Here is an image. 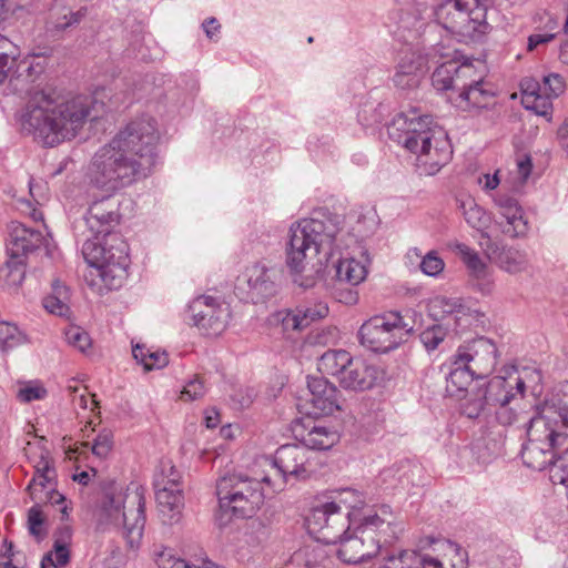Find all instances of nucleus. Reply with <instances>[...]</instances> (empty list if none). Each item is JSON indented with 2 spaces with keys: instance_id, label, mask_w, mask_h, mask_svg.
Masks as SVG:
<instances>
[{
  "instance_id": "22",
  "label": "nucleus",
  "mask_w": 568,
  "mask_h": 568,
  "mask_svg": "<svg viewBox=\"0 0 568 568\" xmlns=\"http://www.w3.org/2000/svg\"><path fill=\"white\" fill-rule=\"evenodd\" d=\"M452 247L466 265L477 290L484 295L491 294L495 288V278L487 263L474 248L464 243L456 242Z\"/></svg>"
},
{
  "instance_id": "51",
  "label": "nucleus",
  "mask_w": 568,
  "mask_h": 568,
  "mask_svg": "<svg viewBox=\"0 0 568 568\" xmlns=\"http://www.w3.org/2000/svg\"><path fill=\"white\" fill-rule=\"evenodd\" d=\"M549 479L555 485H562L568 494V447L552 459L549 467Z\"/></svg>"
},
{
  "instance_id": "8",
  "label": "nucleus",
  "mask_w": 568,
  "mask_h": 568,
  "mask_svg": "<svg viewBox=\"0 0 568 568\" xmlns=\"http://www.w3.org/2000/svg\"><path fill=\"white\" fill-rule=\"evenodd\" d=\"M414 331L410 312H388L376 315L362 324L358 331L361 344L372 352L387 353L399 346Z\"/></svg>"
},
{
  "instance_id": "15",
  "label": "nucleus",
  "mask_w": 568,
  "mask_h": 568,
  "mask_svg": "<svg viewBox=\"0 0 568 568\" xmlns=\"http://www.w3.org/2000/svg\"><path fill=\"white\" fill-rule=\"evenodd\" d=\"M539 383L540 373L535 369L524 368L520 373L511 366L504 371V375L493 377L486 389L485 398L495 404L514 402L517 395H523L526 383Z\"/></svg>"
},
{
  "instance_id": "42",
  "label": "nucleus",
  "mask_w": 568,
  "mask_h": 568,
  "mask_svg": "<svg viewBox=\"0 0 568 568\" xmlns=\"http://www.w3.org/2000/svg\"><path fill=\"white\" fill-rule=\"evenodd\" d=\"M475 378L476 375L470 372L467 365H460L459 358L455 356L453 368L447 376L446 389L452 395H455L459 392L466 390Z\"/></svg>"
},
{
  "instance_id": "4",
  "label": "nucleus",
  "mask_w": 568,
  "mask_h": 568,
  "mask_svg": "<svg viewBox=\"0 0 568 568\" xmlns=\"http://www.w3.org/2000/svg\"><path fill=\"white\" fill-rule=\"evenodd\" d=\"M341 217L322 214V217L302 219L288 230L285 246L286 264L301 273L317 255L331 256L349 246L344 243L345 232L339 227Z\"/></svg>"
},
{
  "instance_id": "38",
  "label": "nucleus",
  "mask_w": 568,
  "mask_h": 568,
  "mask_svg": "<svg viewBox=\"0 0 568 568\" xmlns=\"http://www.w3.org/2000/svg\"><path fill=\"white\" fill-rule=\"evenodd\" d=\"M487 69L483 61H465L457 63L455 78L456 92H460L471 85L483 82L486 79Z\"/></svg>"
},
{
  "instance_id": "34",
  "label": "nucleus",
  "mask_w": 568,
  "mask_h": 568,
  "mask_svg": "<svg viewBox=\"0 0 568 568\" xmlns=\"http://www.w3.org/2000/svg\"><path fill=\"white\" fill-rule=\"evenodd\" d=\"M300 436L301 445L311 452L329 449L339 440V434L333 427L322 424H314L305 428Z\"/></svg>"
},
{
  "instance_id": "45",
  "label": "nucleus",
  "mask_w": 568,
  "mask_h": 568,
  "mask_svg": "<svg viewBox=\"0 0 568 568\" xmlns=\"http://www.w3.org/2000/svg\"><path fill=\"white\" fill-rule=\"evenodd\" d=\"M68 291L59 281L52 283V294L43 298V307L51 314L65 316L69 313L67 304Z\"/></svg>"
},
{
  "instance_id": "59",
  "label": "nucleus",
  "mask_w": 568,
  "mask_h": 568,
  "mask_svg": "<svg viewBox=\"0 0 568 568\" xmlns=\"http://www.w3.org/2000/svg\"><path fill=\"white\" fill-rule=\"evenodd\" d=\"M41 504H36L33 507L29 509L28 513V525L29 531L37 539H41L44 536L43 521L44 517L40 509Z\"/></svg>"
},
{
  "instance_id": "30",
  "label": "nucleus",
  "mask_w": 568,
  "mask_h": 568,
  "mask_svg": "<svg viewBox=\"0 0 568 568\" xmlns=\"http://www.w3.org/2000/svg\"><path fill=\"white\" fill-rule=\"evenodd\" d=\"M371 264L367 252L359 251V257L344 256L336 263V277L339 282L357 286L363 283L368 274Z\"/></svg>"
},
{
  "instance_id": "50",
  "label": "nucleus",
  "mask_w": 568,
  "mask_h": 568,
  "mask_svg": "<svg viewBox=\"0 0 568 568\" xmlns=\"http://www.w3.org/2000/svg\"><path fill=\"white\" fill-rule=\"evenodd\" d=\"M303 328L313 322L324 318L328 314V306L323 302L305 303L296 306Z\"/></svg>"
},
{
  "instance_id": "10",
  "label": "nucleus",
  "mask_w": 568,
  "mask_h": 568,
  "mask_svg": "<svg viewBox=\"0 0 568 568\" xmlns=\"http://www.w3.org/2000/svg\"><path fill=\"white\" fill-rule=\"evenodd\" d=\"M24 454L34 468L27 490L36 504L60 506L62 519L68 517L65 497L55 489V469L50 460L49 450L40 442L28 443Z\"/></svg>"
},
{
  "instance_id": "19",
  "label": "nucleus",
  "mask_w": 568,
  "mask_h": 568,
  "mask_svg": "<svg viewBox=\"0 0 568 568\" xmlns=\"http://www.w3.org/2000/svg\"><path fill=\"white\" fill-rule=\"evenodd\" d=\"M337 544H339L338 548L324 546L328 550V555L334 559V566L336 565L334 555L343 562L358 564L378 554L376 541L359 537L355 529H351Z\"/></svg>"
},
{
  "instance_id": "58",
  "label": "nucleus",
  "mask_w": 568,
  "mask_h": 568,
  "mask_svg": "<svg viewBox=\"0 0 568 568\" xmlns=\"http://www.w3.org/2000/svg\"><path fill=\"white\" fill-rule=\"evenodd\" d=\"M155 561L159 568H192L184 559L176 558L169 548L156 551Z\"/></svg>"
},
{
  "instance_id": "24",
  "label": "nucleus",
  "mask_w": 568,
  "mask_h": 568,
  "mask_svg": "<svg viewBox=\"0 0 568 568\" xmlns=\"http://www.w3.org/2000/svg\"><path fill=\"white\" fill-rule=\"evenodd\" d=\"M435 550L443 551V557L432 554H422L412 550H405L397 558H390V565L386 568H445V557L448 552H457V545L442 540L437 542Z\"/></svg>"
},
{
  "instance_id": "1",
  "label": "nucleus",
  "mask_w": 568,
  "mask_h": 568,
  "mask_svg": "<svg viewBox=\"0 0 568 568\" xmlns=\"http://www.w3.org/2000/svg\"><path fill=\"white\" fill-rule=\"evenodd\" d=\"M159 140L156 121L141 116L94 153L89 166L90 182L109 194L94 200L83 217L92 235H108L119 224L120 204L113 194L151 174Z\"/></svg>"
},
{
  "instance_id": "48",
  "label": "nucleus",
  "mask_w": 568,
  "mask_h": 568,
  "mask_svg": "<svg viewBox=\"0 0 568 568\" xmlns=\"http://www.w3.org/2000/svg\"><path fill=\"white\" fill-rule=\"evenodd\" d=\"M26 342V335L14 324L8 322L0 323V348L3 352L13 349Z\"/></svg>"
},
{
  "instance_id": "31",
  "label": "nucleus",
  "mask_w": 568,
  "mask_h": 568,
  "mask_svg": "<svg viewBox=\"0 0 568 568\" xmlns=\"http://www.w3.org/2000/svg\"><path fill=\"white\" fill-rule=\"evenodd\" d=\"M495 91L493 85L484 80L460 92L456 98V105L464 111L480 110L494 104Z\"/></svg>"
},
{
  "instance_id": "26",
  "label": "nucleus",
  "mask_w": 568,
  "mask_h": 568,
  "mask_svg": "<svg viewBox=\"0 0 568 568\" xmlns=\"http://www.w3.org/2000/svg\"><path fill=\"white\" fill-rule=\"evenodd\" d=\"M307 387L311 394L308 399L316 415H332L341 409L339 392L336 386L325 377H310Z\"/></svg>"
},
{
  "instance_id": "47",
  "label": "nucleus",
  "mask_w": 568,
  "mask_h": 568,
  "mask_svg": "<svg viewBox=\"0 0 568 568\" xmlns=\"http://www.w3.org/2000/svg\"><path fill=\"white\" fill-rule=\"evenodd\" d=\"M18 48L7 37L0 34V83L7 78L14 65Z\"/></svg>"
},
{
  "instance_id": "43",
  "label": "nucleus",
  "mask_w": 568,
  "mask_h": 568,
  "mask_svg": "<svg viewBox=\"0 0 568 568\" xmlns=\"http://www.w3.org/2000/svg\"><path fill=\"white\" fill-rule=\"evenodd\" d=\"M133 357L145 371L160 369L168 365L169 358L165 352L151 351L145 345L135 344L132 347Z\"/></svg>"
},
{
  "instance_id": "21",
  "label": "nucleus",
  "mask_w": 568,
  "mask_h": 568,
  "mask_svg": "<svg viewBox=\"0 0 568 568\" xmlns=\"http://www.w3.org/2000/svg\"><path fill=\"white\" fill-rule=\"evenodd\" d=\"M383 378V372L374 364L361 358H353L338 384L344 389L364 392L372 389Z\"/></svg>"
},
{
  "instance_id": "5",
  "label": "nucleus",
  "mask_w": 568,
  "mask_h": 568,
  "mask_svg": "<svg viewBox=\"0 0 568 568\" xmlns=\"http://www.w3.org/2000/svg\"><path fill=\"white\" fill-rule=\"evenodd\" d=\"M493 0H445L434 8V18L459 41H477L487 33V9Z\"/></svg>"
},
{
  "instance_id": "35",
  "label": "nucleus",
  "mask_w": 568,
  "mask_h": 568,
  "mask_svg": "<svg viewBox=\"0 0 568 568\" xmlns=\"http://www.w3.org/2000/svg\"><path fill=\"white\" fill-rule=\"evenodd\" d=\"M100 236L101 235H92V237H87L82 245L83 257L92 267V271L115 258L119 250H124V247H105Z\"/></svg>"
},
{
  "instance_id": "57",
  "label": "nucleus",
  "mask_w": 568,
  "mask_h": 568,
  "mask_svg": "<svg viewBox=\"0 0 568 568\" xmlns=\"http://www.w3.org/2000/svg\"><path fill=\"white\" fill-rule=\"evenodd\" d=\"M419 267L424 274L437 276L444 271L445 263L437 252L430 251L423 257Z\"/></svg>"
},
{
  "instance_id": "25",
  "label": "nucleus",
  "mask_w": 568,
  "mask_h": 568,
  "mask_svg": "<svg viewBox=\"0 0 568 568\" xmlns=\"http://www.w3.org/2000/svg\"><path fill=\"white\" fill-rule=\"evenodd\" d=\"M83 0H54L50 9L48 32H60L79 24L87 16Z\"/></svg>"
},
{
  "instance_id": "16",
  "label": "nucleus",
  "mask_w": 568,
  "mask_h": 568,
  "mask_svg": "<svg viewBox=\"0 0 568 568\" xmlns=\"http://www.w3.org/2000/svg\"><path fill=\"white\" fill-rule=\"evenodd\" d=\"M460 365H467L476 378L487 377L497 363V347L486 337L471 342L466 347H460L456 354Z\"/></svg>"
},
{
  "instance_id": "61",
  "label": "nucleus",
  "mask_w": 568,
  "mask_h": 568,
  "mask_svg": "<svg viewBox=\"0 0 568 568\" xmlns=\"http://www.w3.org/2000/svg\"><path fill=\"white\" fill-rule=\"evenodd\" d=\"M445 331L439 325H434L420 334V342L428 349L433 351L444 341Z\"/></svg>"
},
{
  "instance_id": "11",
  "label": "nucleus",
  "mask_w": 568,
  "mask_h": 568,
  "mask_svg": "<svg viewBox=\"0 0 568 568\" xmlns=\"http://www.w3.org/2000/svg\"><path fill=\"white\" fill-rule=\"evenodd\" d=\"M353 518L339 511L334 503L326 497L320 498L306 518L307 530L322 544L316 546H335L338 540L351 531Z\"/></svg>"
},
{
  "instance_id": "60",
  "label": "nucleus",
  "mask_w": 568,
  "mask_h": 568,
  "mask_svg": "<svg viewBox=\"0 0 568 568\" xmlns=\"http://www.w3.org/2000/svg\"><path fill=\"white\" fill-rule=\"evenodd\" d=\"M113 435L110 430L101 432L94 439L91 450L99 458H105L112 449Z\"/></svg>"
},
{
  "instance_id": "14",
  "label": "nucleus",
  "mask_w": 568,
  "mask_h": 568,
  "mask_svg": "<svg viewBox=\"0 0 568 568\" xmlns=\"http://www.w3.org/2000/svg\"><path fill=\"white\" fill-rule=\"evenodd\" d=\"M191 321L206 336H220L227 327L230 306L212 296L202 295L192 301L189 306Z\"/></svg>"
},
{
  "instance_id": "49",
  "label": "nucleus",
  "mask_w": 568,
  "mask_h": 568,
  "mask_svg": "<svg viewBox=\"0 0 568 568\" xmlns=\"http://www.w3.org/2000/svg\"><path fill=\"white\" fill-rule=\"evenodd\" d=\"M271 322L280 325L284 333L301 332L303 325L301 323L298 313L295 308H284L272 314Z\"/></svg>"
},
{
  "instance_id": "3",
  "label": "nucleus",
  "mask_w": 568,
  "mask_h": 568,
  "mask_svg": "<svg viewBox=\"0 0 568 568\" xmlns=\"http://www.w3.org/2000/svg\"><path fill=\"white\" fill-rule=\"evenodd\" d=\"M387 132L390 140L416 155L422 174H436L452 159L446 132L428 115H418L416 111L399 113L388 124Z\"/></svg>"
},
{
  "instance_id": "13",
  "label": "nucleus",
  "mask_w": 568,
  "mask_h": 568,
  "mask_svg": "<svg viewBox=\"0 0 568 568\" xmlns=\"http://www.w3.org/2000/svg\"><path fill=\"white\" fill-rule=\"evenodd\" d=\"M364 539H374L377 552L383 546L393 544L404 530L389 507L383 506L378 511L368 510L361 517L353 518L352 528Z\"/></svg>"
},
{
  "instance_id": "56",
  "label": "nucleus",
  "mask_w": 568,
  "mask_h": 568,
  "mask_svg": "<svg viewBox=\"0 0 568 568\" xmlns=\"http://www.w3.org/2000/svg\"><path fill=\"white\" fill-rule=\"evenodd\" d=\"M383 105L375 103H365L358 111V121L364 126H373L383 120Z\"/></svg>"
},
{
  "instance_id": "27",
  "label": "nucleus",
  "mask_w": 568,
  "mask_h": 568,
  "mask_svg": "<svg viewBox=\"0 0 568 568\" xmlns=\"http://www.w3.org/2000/svg\"><path fill=\"white\" fill-rule=\"evenodd\" d=\"M503 272L517 275L527 273L531 268V262L526 250L517 246H497L493 243L489 251H485Z\"/></svg>"
},
{
  "instance_id": "2",
  "label": "nucleus",
  "mask_w": 568,
  "mask_h": 568,
  "mask_svg": "<svg viewBox=\"0 0 568 568\" xmlns=\"http://www.w3.org/2000/svg\"><path fill=\"white\" fill-rule=\"evenodd\" d=\"M105 112V104L95 95L61 99L44 91L36 92L21 119L22 129L45 146H55L74 139L89 121Z\"/></svg>"
},
{
  "instance_id": "36",
  "label": "nucleus",
  "mask_w": 568,
  "mask_h": 568,
  "mask_svg": "<svg viewBox=\"0 0 568 568\" xmlns=\"http://www.w3.org/2000/svg\"><path fill=\"white\" fill-rule=\"evenodd\" d=\"M159 510L165 524H175L180 520L184 507L182 489L165 490L155 493Z\"/></svg>"
},
{
  "instance_id": "52",
  "label": "nucleus",
  "mask_w": 568,
  "mask_h": 568,
  "mask_svg": "<svg viewBox=\"0 0 568 568\" xmlns=\"http://www.w3.org/2000/svg\"><path fill=\"white\" fill-rule=\"evenodd\" d=\"M462 307L459 300L445 296H437L429 302V313L436 318H444L448 314L458 312Z\"/></svg>"
},
{
  "instance_id": "55",
  "label": "nucleus",
  "mask_w": 568,
  "mask_h": 568,
  "mask_svg": "<svg viewBox=\"0 0 568 568\" xmlns=\"http://www.w3.org/2000/svg\"><path fill=\"white\" fill-rule=\"evenodd\" d=\"M45 396L47 389L39 382L22 383L17 392V398L21 403L43 399Z\"/></svg>"
},
{
  "instance_id": "39",
  "label": "nucleus",
  "mask_w": 568,
  "mask_h": 568,
  "mask_svg": "<svg viewBox=\"0 0 568 568\" xmlns=\"http://www.w3.org/2000/svg\"><path fill=\"white\" fill-rule=\"evenodd\" d=\"M352 359L353 357L347 351L329 349L318 358L317 369L322 374L335 376L338 382Z\"/></svg>"
},
{
  "instance_id": "33",
  "label": "nucleus",
  "mask_w": 568,
  "mask_h": 568,
  "mask_svg": "<svg viewBox=\"0 0 568 568\" xmlns=\"http://www.w3.org/2000/svg\"><path fill=\"white\" fill-rule=\"evenodd\" d=\"M433 17L434 8L430 9L424 1H415L402 9L398 24L400 29L418 36Z\"/></svg>"
},
{
  "instance_id": "44",
  "label": "nucleus",
  "mask_w": 568,
  "mask_h": 568,
  "mask_svg": "<svg viewBox=\"0 0 568 568\" xmlns=\"http://www.w3.org/2000/svg\"><path fill=\"white\" fill-rule=\"evenodd\" d=\"M457 71V62L448 60L442 63L432 74V84L437 91H456L455 78Z\"/></svg>"
},
{
  "instance_id": "12",
  "label": "nucleus",
  "mask_w": 568,
  "mask_h": 568,
  "mask_svg": "<svg viewBox=\"0 0 568 568\" xmlns=\"http://www.w3.org/2000/svg\"><path fill=\"white\" fill-rule=\"evenodd\" d=\"M452 52V48L442 42L433 45L426 54L413 48L402 50L392 78L394 87L403 91L417 89L427 72L428 59L449 58Z\"/></svg>"
},
{
  "instance_id": "64",
  "label": "nucleus",
  "mask_w": 568,
  "mask_h": 568,
  "mask_svg": "<svg viewBox=\"0 0 568 568\" xmlns=\"http://www.w3.org/2000/svg\"><path fill=\"white\" fill-rule=\"evenodd\" d=\"M206 393V388L204 386V383L200 378H194L190 381L182 389L181 392V399L182 400H195L204 396Z\"/></svg>"
},
{
  "instance_id": "32",
  "label": "nucleus",
  "mask_w": 568,
  "mask_h": 568,
  "mask_svg": "<svg viewBox=\"0 0 568 568\" xmlns=\"http://www.w3.org/2000/svg\"><path fill=\"white\" fill-rule=\"evenodd\" d=\"M129 256L125 250H119L115 258L108 264L91 271L92 275L100 277L105 287L113 290L122 285L128 275Z\"/></svg>"
},
{
  "instance_id": "53",
  "label": "nucleus",
  "mask_w": 568,
  "mask_h": 568,
  "mask_svg": "<svg viewBox=\"0 0 568 568\" xmlns=\"http://www.w3.org/2000/svg\"><path fill=\"white\" fill-rule=\"evenodd\" d=\"M544 404L555 410L558 416L568 413V381L558 385Z\"/></svg>"
},
{
  "instance_id": "6",
  "label": "nucleus",
  "mask_w": 568,
  "mask_h": 568,
  "mask_svg": "<svg viewBox=\"0 0 568 568\" xmlns=\"http://www.w3.org/2000/svg\"><path fill=\"white\" fill-rule=\"evenodd\" d=\"M102 509L111 524L122 528L129 547L136 548L145 526V489L131 484L125 490L108 495Z\"/></svg>"
},
{
  "instance_id": "63",
  "label": "nucleus",
  "mask_w": 568,
  "mask_h": 568,
  "mask_svg": "<svg viewBox=\"0 0 568 568\" xmlns=\"http://www.w3.org/2000/svg\"><path fill=\"white\" fill-rule=\"evenodd\" d=\"M511 402L499 403L496 410V418L501 425H513L521 419L523 412H517L515 407L510 406Z\"/></svg>"
},
{
  "instance_id": "9",
  "label": "nucleus",
  "mask_w": 568,
  "mask_h": 568,
  "mask_svg": "<svg viewBox=\"0 0 568 568\" xmlns=\"http://www.w3.org/2000/svg\"><path fill=\"white\" fill-rule=\"evenodd\" d=\"M260 478L242 475L222 477L216 484V496L221 509L237 517H252L263 505L265 491Z\"/></svg>"
},
{
  "instance_id": "20",
  "label": "nucleus",
  "mask_w": 568,
  "mask_h": 568,
  "mask_svg": "<svg viewBox=\"0 0 568 568\" xmlns=\"http://www.w3.org/2000/svg\"><path fill=\"white\" fill-rule=\"evenodd\" d=\"M274 270L264 263H254L247 266L237 277V286H247V296L255 303L275 294Z\"/></svg>"
},
{
  "instance_id": "40",
  "label": "nucleus",
  "mask_w": 568,
  "mask_h": 568,
  "mask_svg": "<svg viewBox=\"0 0 568 568\" xmlns=\"http://www.w3.org/2000/svg\"><path fill=\"white\" fill-rule=\"evenodd\" d=\"M325 497L331 503H334L339 511L347 513L348 518H358L355 511L361 509L365 504L363 494L352 488L334 490Z\"/></svg>"
},
{
  "instance_id": "37",
  "label": "nucleus",
  "mask_w": 568,
  "mask_h": 568,
  "mask_svg": "<svg viewBox=\"0 0 568 568\" xmlns=\"http://www.w3.org/2000/svg\"><path fill=\"white\" fill-rule=\"evenodd\" d=\"M556 446L550 444H540L527 440L521 449V458L524 464L535 470H544L549 467L555 458Z\"/></svg>"
},
{
  "instance_id": "7",
  "label": "nucleus",
  "mask_w": 568,
  "mask_h": 568,
  "mask_svg": "<svg viewBox=\"0 0 568 568\" xmlns=\"http://www.w3.org/2000/svg\"><path fill=\"white\" fill-rule=\"evenodd\" d=\"M261 465L268 467L275 475H262V481L273 493L283 489L290 478L305 480L317 471L316 454L301 444L281 446L274 459L263 457Z\"/></svg>"
},
{
  "instance_id": "28",
  "label": "nucleus",
  "mask_w": 568,
  "mask_h": 568,
  "mask_svg": "<svg viewBox=\"0 0 568 568\" xmlns=\"http://www.w3.org/2000/svg\"><path fill=\"white\" fill-rule=\"evenodd\" d=\"M42 234L26 227L19 222H12L9 226L7 250L12 257L22 258L24 255L40 247Z\"/></svg>"
},
{
  "instance_id": "18",
  "label": "nucleus",
  "mask_w": 568,
  "mask_h": 568,
  "mask_svg": "<svg viewBox=\"0 0 568 568\" xmlns=\"http://www.w3.org/2000/svg\"><path fill=\"white\" fill-rule=\"evenodd\" d=\"M494 203L498 210L496 225L499 231L510 239L525 237L529 232V223L519 202L508 195H498Z\"/></svg>"
},
{
  "instance_id": "46",
  "label": "nucleus",
  "mask_w": 568,
  "mask_h": 568,
  "mask_svg": "<svg viewBox=\"0 0 568 568\" xmlns=\"http://www.w3.org/2000/svg\"><path fill=\"white\" fill-rule=\"evenodd\" d=\"M24 262L20 257H12L0 266V282L6 286L20 285L24 278Z\"/></svg>"
},
{
  "instance_id": "41",
  "label": "nucleus",
  "mask_w": 568,
  "mask_h": 568,
  "mask_svg": "<svg viewBox=\"0 0 568 568\" xmlns=\"http://www.w3.org/2000/svg\"><path fill=\"white\" fill-rule=\"evenodd\" d=\"M546 22L542 27L537 28V31L530 34L527 39V51L534 52L540 47L551 42L560 31V23L557 18L546 13Z\"/></svg>"
},
{
  "instance_id": "62",
  "label": "nucleus",
  "mask_w": 568,
  "mask_h": 568,
  "mask_svg": "<svg viewBox=\"0 0 568 568\" xmlns=\"http://www.w3.org/2000/svg\"><path fill=\"white\" fill-rule=\"evenodd\" d=\"M541 90L550 97L557 98L565 91V81L561 75L551 73L541 79Z\"/></svg>"
},
{
  "instance_id": "54",
  "label": "nucleus",
  "mask_w": 568,
  "mask_h": 568,
  "mask_svg": "<svg viewBox=\"0 0 568 568\" xmlns=\"http://www.w3.org/2000/svg\"><path fill=\"white\" fill-rule=\"evenodd\" d=\"M64 336L70 346L82 353H85L92 345L90 335L80 326H69L64 332Z\"/></svg>"
},
{
  "instance_id": "17",
  "label": "nucleus",
  "mask_w": 568,
  "mask_h": 568,
  "mask_svg": "<svg viewBox=\"0 0 568 568\" xmlns=\"http://www.w3.org/2000/svg\"><path fill=\"white\" fill-rule=\"evenodd\" d=\"M561 429L560 416L542 404L537 414L529 419L527 440L559 447L566 443Z\"/></svg>"
},
{
  "instance_id": "23",
  "label": "nucleus",
  "mask_w": 568,
  "mask_h": 568,
  "mask_svg": "<svg viewBox=\"0 0 568 568\" xmlns=\"http://www.w3.org/2000/svg\"><path fill=\"white\" fill-rule=\"evenodd\" d=\"M456 203L467 225L477 231L483 240H486V243L481 244L485 246V251H489L493 246L489 234V229L494 221L493 214L480 206L473 196L467 194L458 195Z\"/></svg>"
},
{
  "instance_id": "29",
  "label": "nucleus",
  "mask_w": 568,
  "mask_h": 568,
  "mask_svg": "<svg viewBox=\"0 0 568 568\" xmlns=\"http://www.w3.org/2000/svg\"><path fill=\"white\" fill-rule=\"evenodd\" d=\"M521 103L525 109L538 115L548 116L552 110V97L541 90V83L535 78H524L520 81Z\"/></svg>"
}]
</instances>
